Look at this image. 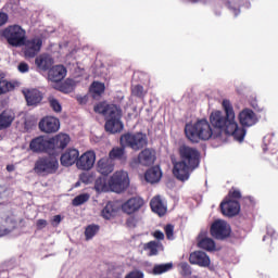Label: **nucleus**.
Wrapping results in <instances>:
<instances>
[{"mask_svg":"<svg viewBox=\"0 0 278 278\" xmlns=\"http://www.w3.org/2000/svg\"><path fill=\"white\" fill-rule=\"evenodd\" d=\"M185 134L191 142H199V140H214V129L207 119H200L194 124H187L185 126Z\"/></svg>","mask_w":278,"mask_h":278,"instance_id":"nucleus-4","label":"nucleus"},{"mask_svg":"<svg viewBox=\"0 0 278 278\" xmlns=\"http://www.w3.org/2000/svg\"><path fill=\"white\" fill-rule=\"evenodd\" d=\"M60 223H62V216L55 215L52 217L53 227H58V225H60Z\"/></svg>","mask_w":278,"mask_h":278,"instance_id":"nucleus-46","label":"nucleus"},{"mask_svg":"<svg viewBox=\"0 0 278 278\" xmlns=\"http://www.w3.org/2000/svg\"><path fill=\"white\" fill-rule=\"evenodd\" d=\"M78 160H79V150L77 149H70L61 155L62 166H73V164H77Z\"/></svg>","mask_w":278,"mask_h":278,"instance_id":"nucleus-22","label":"nucleus"},{"mask_svg":"<svg viewBox=\"0 0 278 278\" xmlns=\"http://www.w3.org/2000/svg\"><path fill=\"white\" fill-rule=\"evenodd\" d=\"M118 214V206H116L113 202H109L103 210L101 211V216L105 220H112L114 216Z\"/></svg>","mask_w":278,"mask_h":278,"instance_id":"nucleus-30","label":"nucleus"},{"mask_svg":"<svg viewBox=\"0 0 278 278\" xmlns=\"http://www.w3.org/2000/svg\"><path fill=\"white\" fill-rule=\"evenodd\" d=\"M146 249L150 250V255H157V242L150 241L146 244Z\"/></svg>","mask_w":278,"mask_h":278,"instance_id":"nucleus-42","label":"nucleus"},{"mask_svg":"<svg viewBox=\"0 0 278 278\" xmlns=\"http://www.w3.org/2000/svg\"><path fill=\"white\" fill-rule=\"evenodd\" d=\"M263 151H264V153L269 151V153H271V155H277L278 139L274 134H269L263 138Z\"/></svg>","mask_w":278,"mask_h":278,"instance_id":"nucleus-20","label":"nucleus"},{"mask_svg":"<svg viewBox=\"0 0 278 278\" xmlns=\"http://www.w3.org/2000/svg\"><path fill=\"white\" fill-rule=\"evenodd\" d=\"M39 129L43 134H56L60 131V119L55 116H46L40 119Z\"/></svg>","mask_w":278,"mask_h":278,"instance_id":"nucleus-10","label":"nucleus"},{"mask_svg":"<svg viewBox=\"0 0 278 278\" xmlns=\"http://www.w3.org/2000/svg\"><path fill=\"white\" fill-rule=\"evenodd\" d=\"M62 92H65V94H68V92H73V83L72 81H66L62 88Z\"/></svg>","mask_w":278,"mask_h":278,"instance_id":"nucleus-43","label":"nucleus"},{"mask_svg":"<svg viewBox=\"0 0 278 278\" xmlns=\"http://www.w3.org/2000/svg\"><path fill=\"white\" fill-rule=\"evenodd\" d=\"M178 154L180 160L174 162L173 175L178 181H188L201 164V152L190 146H180Z\"/></svg>","mask_w":278,"mask_h":278,"instance_id":"nucleus-2","label":"nucleus"},{"mask_svg":"<svg viewBox=\"0 0 278 278\" xmlns=\"http://www.w3.org/2000/svg\"><path fill=\"white\" fill-rule=\"evenodd\" d=\"M210 233L215 240H227L231 236V226L223 219H217L211 225Z\"/></svg>","mask_w":278,"mask_h":278,"instance_id":"nucleus-9","label":"nucleus"},{"mask_svg":"<svg viewBox=\"0 0 278 278\" xmlns=\"http://www.w3.org/2000/svg\"><path fill=\"white\" fill-rule=\"evenodd\" d=\"M198 247L208 252L216 251V242L214 239L205 237L204 235H199Z\"/></svg>","mask_w":278,"mask_h":278,"instance_id":"nucleus-28","label":"nucleus"},{"mask_svg":"<svg viewBox=\"0 0 278 278\" xmlns=\"http://www.w3.org/2000/svg\"><path fill=\"white\" fill-rule=\"evenodd\" d=\"M7 168H8V170H12V167H11V166H8Z\"/></svg>","mask_w":278,"mask_h":278,"instance_id":"nucleus-56","label":"nucleus"},{"mask_svg":"<svg viewBox=\"0 0 278 278\" xmlns=\"http://www.w3.org/2000/svg\"><path fill=\"white\" fill-rule=\"evenodd\" d=\"M71 143V136L68 134L60 132L56 136L50 138V147L53 149H66Z\"/></svg>","mask_w":278,"mask_h":278,"instance_id":"nucleus-17","label":"nucleus"},{"mask_svg":"<svg viewBox=\"0 0 278 278\" xmlns=\"http://www.w3.org/2000/svg\"><path fill=\"white\" fill-rule=\"evenodd\" d=\"M89 92L93 99H99L105 92V84L93 81L89 88Z\"/></svg>","mask_w":278,"mask_h":278,"instance_id":"nucleus-32","label":"nucleus"},{"mask_svg":"<svg viewBox=\"0 0 278 278\" xmlns=\"http://www.w3.org/2000/svg\"><path fill=\"white\" fill-rule=\"evenodd\" d=\"M226 199L231 201H238V199H242V193L240 192V190L232 188L228 192V197H226Z\"/></svg>","mask_w":278,"mask_h":278,"instance_id":"nucleus-40","label":"nucleus"},{"mask_svg":"<svg viewBox=\"0 0 278 278\" xmlns=\"http://www.w3.org/2000/svg\"><path fill=\"white\" fill-rule=\"evenodd\" d=\"M164 231L167 240H175V226H173V224H167L164 227Z\"/></svg>","mask_w":278,"mask_h":278,"instance_id":"nucleus-39","label":"nucleus"},{"mask_svg":"<svg viewBox=\"0 0 278 278\" xmlns=\"http://www.w3.org/2000/svg\"><path fill=\"white\" fill-rule=\"evenodd\" d=\"M119 142L122 147H129L134 151H138L140 149V134L123 135Z\"/></svg>","mask_w":278,"mask_h":278,"instance_id":"nucleus-15","label":"nucleus"},{"mask_svg":"<svg viewBox=\"0 0 278 278\" xmlns=\"http://www.w3.org/2000/svg\"><path fill=\"white\" fill-rule=\"evenodd\" d=\"M36 225H37V229H45V227H47L48 223L46 219H38Z\"/></svg>","mask_w":278,"mask_h":278,"instance_id":"nucleus-47","label":"nucleus"},{"mask_svg":"<svg viewBox=\"0 0 278 278\" xmlns=\"http://www.w3.org/2000/svg\"><path fill=\"white\" fill-rule=\"evenodd\" d=\"M150 207L154 214L157 216H166V212H168V206L162 200L161 195H155L150 201Z\"/></svg>","mask_w":278,"mask_h":278,"instance_id":"nucleus-18","label":"nucleus"},{"mask_svg":"<svg viewBox=\"0 0 278 278\" xmlns=\"http://www.w3.org/2000/svg\"><path fill=\"white\" fill-rule=\"evenodd\" d=\"M23 92L28 105H38L42 101V93L38 89H26Z\"/></svg>","mask_w":278,"mask_h":278,"instance_id":"nucleus-26","label":"nucleus"},{"mask_svg":"<svg viewBox=\"0 0 278 278\" xmlns=\"http://www.w3.org/2000/svg\"><path fill=\"white\" fill-rule=\"evenodd\" d=\"M97 114H103L105 117V129L110 134H118L123 131V122H121L122 111L116 104H108V102H100L94 106Z\"/></svg>","mask_w":278,"mask_h":278,"instance_id":"nucleus-3","label":"nucleus"},{"mask_svg":"<svg viewBox=\"0 0 278 278\" xmlns=\"http://www.w3.org/2000/svg\"><path fill=\"white\" fill-rule=\"evenodd\" d=\"M245 199H248L249 201H251V198H250V197H248V198H245Z\"/></svg>","mask_w":278,"mask_h":278,"instance_id":"nucleus-58","label":"nucleus"},{"mask_svg":"<svg viewBox=\"0 0 278 278\" xmlns=\"http://www.w3.org/2000/svg\"><path fill=\"white\" fill-rule=\"evenodd\" d=\"M64 77H66V67H64V65H54L48 72V79L53 84L62 81Z\"/></svg>","mask_w":278,"mask_h":278,"instance_id":"nucleus-21","label":"nucleus"},{"mask_svg":"<svg viewBox=\"0 0 278 278\" xmlns=\"http://www.w3.org/2000/svg\"><path fill=\"white\" fill-rule=\"evenodd\" d=\"M125 278H140V271L134 270L126 275Z\"/></svg>","mask_w":278,"mask_h":278,"instance_id":"nucleus-50","label":"nucleus"},{"mask_svg":"<svg viewBox=\"0 0 278 278\" xmlns=\"http://www.w3.org/2000/svg\"><path fill=\"white\" fill-rule=\"evenodd\" d=\"M58 168L60 163L55 156L41 157L35 164V170L40 175H53L58 173Z\"/></svg>","mask_w":278,"mask_h":278,"instance_id":"nucleus-7","label":"nucleus"},{"mask_svg":"<svg viewBox=\"0 0 278 278\" xmlns=\"http://www.w3.org/2000/svg\"><path fill=\"white\" fill-rule=\"evenodd\" d=\"M5 233H8V232H0V237H1V236H5Z\"/></svg>","mask_w":278,"mask_h":278,"instance_id":"nucleus-54","label":"nucleus"},{"mask_svg":"<svg viewBox=\"0 0 278 278\" xmlns=\"http://www.w3.org/2000/svg\"><path fill=\"white\" fill-rule=\"evenodd\" d=\"M22 47L24 58L26 60H34L36 54L42 49V37L35 36L29 39L25 38Z\"/></svg>","mask_w":278,"mask_h":278,"instance_id":"nucleus-6","label":"nucleus"},{"mask_svg":"<svg viewBox=\"0 0 278 278\" xmlns=\"http://www.w3.org/2000/svg\"><path fill=\"white\" fill-rule=\"evenodd\" d=\"M153 237L156 240H164V232H162L161 230H156V231H154Z\"/></svg>","mask_w":278,"mask_h":278,"instance_id":"nucleus-51","label":"nucleus"},{"mask_svg":"<svg viewBox=\"0 0 278 278\" xmlns=\"http://www.w3.org/2000/svg\"><path fill=\"white\" fill-rule=\"evenodd\" d=\"M155 150L147 148L141 151L140 164L142 166H153V164H155Z\"/></svg>","mask_w":278,"mask_h":278,"instance_id":"nucleus-27","label":"nucleus"},{"mask_svg":"<svg viewBox=\"0 0 278 278\" xmlns=\"http://www.w3.org/2000/svg\"><path fill=\"white\" fill-rule=\"evenodd\" d=\"M140 278H144V274L140 273Z\"/></svg>","mask_w":278,"mask_h":278,"instance_id":"nucleus-55","label":"nucleus"},{"mask_svg":"<svg viewBox=\"0 0 278 278\" xmlns=\"http://www.w3.org/2000/svg\"><path fill=\"white\" fill-rule=\"evenodd\" d=\"M144 179L148 184H160L162 179V168H160V165H155L147 169L144 173Z\"/></svg>","mask_w":278,"mask_h":278,"instance_id":"nucleus-24","label":"nucleus"},{"mask_svg":"<svg viewBox=\"0 0 278 278\" xmlns=\"http://www.w3.org/2000/svg\"><path fill=\"white\" fill-rule=\"evenodd\" d=\"M109 182L111 186V192L121 193L127 190L129 186V176L123 170L115 172L109 179Z\"/></svg>","mask_w":278,"mask_h":278,"instance_id":"nucleus-8","label":"nucleus"},{"mask_svg":"<svg viewBox=\"0 0 278 278\" xmlns=\"http://www.w3.org/2000/svg\"><path fill=\"white\" fill-rule=\"evenodd\" d=\"M94 190L98 193L101 192H112L110 180L105 177H100L94 182Z\"/></svg>","mask_w":278,"mask_h":278,"instance_id":"nucleus-31","label":"nucleus"},{"mask_svg":"<svg viewBox=\"0 0 278 278\" xmlns=\"http://www.w3.org/2000/svg\"><path fill=\"white\" fill-rule=\"evenodd\" d=\"M127 225L130 229H134L135 227H138V218H136V217L128 218Z\"/></svg>","mask_w":278,"mask_h":278,"instance_id":"nucleus-44","label":"nucleus"},{"mask_svg":"<svg viewBox=\"0 0 278 278\" xmlns=\"http://www.w3.org/2000/svg\"><path fill=\"white\" fill-rule=\"evenodd\" d=\"M53 64H55V60L48 53H41L35 59V65L39 71H49Z\"/></svg>","mask_w":278,"mask_h":278,"instance_id":"nucleus-19","label":"nucleus"},{"mask_svg":"<svg viewBox=\"0 0 278 278\" xmlns=\"http://www.w3.org/2000/svg\"><path fill=\"white\" fill-rule=\"evenodd\" d=\"M0 79H3V76H1V74H0Z\"/></svg>","mask_w":278,"mask_h":278,"instance_id":"nucleus-59","label":"nucleus"},{"mask_svg":"<svg viewBox=\"0 0 278 278\" xmlns=\"http://www.w3.org/2000/svg\"><path fill=\"white\" fill-rule=\"evenodd\" d=\"M134 94H136V89H132Z\"/></svg>","mask_w":278,"mask_h":278,"instance_id":"nucleus-57","label":"nucleus"},{"mask_svg":"<svg viewBox=\"0 0 278 278\" xmlns=\"http://www.w3.org/2000/svg\"><path fill=\"white\" fill-rule=\"evenodd\" d=\"M109 160H121L122 162H125L127 160V154H125V147L122 148H113L109 153Z\"/></svg>","mask_w":278,"mask_h":278,"instance_id":"nucleus-33","label":"nucleus"},{"mask_svg":"<svg viewBox=\"0 0 278 278\" xmlns=\"http://www.w3.org/2000/svg\"><path fill=\"white\" fill-rule=\"evenodd\" d=\"M94 162H97L94 151H87L78 157L76 166L80 170H90L94 166Z\"/></svg>","mask_w":278,"mask_h":278,"instance_id":"nucleus-11","label":"nucleus"},{"mask_svg":"<svg viewBox=\"0 0 278 278\" xmlns=\"http://www.w3.org/2000/svg\"><path fill=\"white\" fill-rule=\"evenodd\" d=\"M5 23H8V14L0 13V27H2V25H5Z\"/></svg>","mask_w":278,"mask_h":278,"instance_id":"nucleus-49","label":"nucleus"},{"mask_svg":"<svg viewBox=\"0 0 278 278\" xmlns=\"http://www.w3.org/2000/svg\"><path fill=\"white\" fill-rule=\"evenodd\" d=\"M114 161L110 157H102L97 163V170L101 175H110V173H114Z\"/></svg>","mask_w":278,"mask_h":278,"instance_id":"nucleus-23","label":"nucleus"},{"mask_svg":"<svg viewBox=\"0 0 278 278\" xmlns=\"http://www.w3.org/2000/svg\"><path fill=\"white\" fill-rule=\"evenodd\" d=\"M30 149L35 153H42V151H52L51 139L47 137H37L30 142Z\"/></svg>","mask_w":278,"mask_h":278,"instance_id":"nucleus-16","label":"nucleus"},{"mask_svg":"<svg viewBox=\"0 0 278 278\" xmlns=\"http://www.w3.org/2000/svg\"><path fill=\"white\" fill-rule=\"evenodd\" d=\"M50 108H52L53 112L60 113L62 112V104L60 100L55 99L54 97L49 98Z\"/></svg>","mask_w":278,"mask_h":278,"instance_id":"nucleus-37","label":"nucleus"},{"mask_svg":"<svg viewBox=\"0 0 278 278\" xmlns=\"http://www.w3.org/2000/svg\"><path fill=\"white\" fill-rule=\"evenodd\" d=\"M14 118H16V116L12 111L8 110L2 112L0 114V131H3V129H8V127H11L12 123H14Z\"/></svg>","mask_w":278,"mask_h":278,"instance_id":"nucleus-29","label":"nucleus"},{"mask_svg":"<svg viewBox=\"0 0 278 278\" xmlns=\"http://www.w3.org/2000/svg\"><path fill=\"white\" fill-rule=\"evenodd\" d=\"M147 144H149V141L147 139V135L144 134H140V146L141 147H147Z\"/></svg>","mask_w":278,"mask_h":278,"instance_id":"nucleus-48","label":"nucleus"},{"mask_svg":"<svg viewBox=\"0 0 278 278\" xmlns=\"http://www.w3.org/2000/svg\"><path fill=\"white\" fill-rule=\"evenodd\" d=\"M239 123L242 129L244 127H253L257 123V115L253 110L244 109L239 113Z\"/></svg>","mask_w":278,"mask_h":278,"instance_id":"nucleus-13","label":"nucleus"},{"mask_svg":"<svg viewBox=\"0 0 278 278\" xmlns=\"http://www.w3.org/2000/svg\"><path fill=\"white\" fill-rule=\"evenodd\" d=\"M13 88L14 86L12 83L8 80H0V94H5V92H10Z\"/></svg>","mask_w":278,"mask_h":278,"instance_id":"nucleus-38","label":"nucleus"},{"mask_svg":"<svg viewBox=\"0 0 278 278\" xmlns=\"http://www.w3.org/2000/svg\"><path fill=\"white\" fill-rule=\"evenodd\" d=\"M20 73H29V65L25 62L18 64Z\"/></svg>","mask_w":278,"mask_h":278,"instance_id":"nucleus-45","label":"nucleus"},{"mask_svg":"<svg viewBox=\"0 0 278 278\" xmlns=\"http://www.w3.org/2000/svg\"><path fill=\"white\" fill-rule=\"evenodd\" d=\"M169 270H173V263L156 264L152 269V275H164Z\"/></svg>","mask_w":278,"mask_h":278,"instance_id":"nucleus-34","label":"nucleus"},{"mask_svg":"<svg viewBox=\"0 0 278 278\" xmlns=\"http://www.w3.org/2000/svg\"><path fill=\"white\" fill-rule=\"evenodd\" d=\"M222 214L229 218L240 214V202L238 200H228L227 198L220 203Z\"/></svg>","mask_w":278,"mask_h":278,"instance_id":"nucleus-12","label":"nucleus"},{"mask_svg":"<svg viewBox=\"0 0 278 278\" xmlns=\"http://www.w3.org/2000/svg\"><path fill=\"white\" fill-rule=\"evenodd\" d=\"M180 268L182 277H190L192 275V267L188 263H181Z\"/></svg>","mask_w":278,"mask_h":278,"instance_id":"nucleus-41","label":"nucleus"},{"mask_svg":"<svg viewBox=\"0 0 278 278\" xmlns=\"http://www.w3.org/2000/svg\"><path fill=\"white\" fill-rule=\"evenodd\" d=\"M271 165L274 166V168H278V156L275 161L271 162Z\"/></svg>","mask_w":278,"mask_h":278,"instance_id":"nucleus-53","label":"nucleus"},{"mask_svg":"<svg viewBox=\"0 0 278 278\" xmlns=\"http://www.w3.org/2000/svg\"><path fill=\"white\" fill-rule=\"evenodd\" d=\"M139 164H140V154L137 155V159L130 162V166H132V168H136L139 166Z\"/></svg>","mask_w":278,"mask_h":278,"instance_id":"nucleus-52","label":"nucleus"},{"mask_svg":"<svg viewBox=\"0 0 278 278\" xmlns=\"http://www.w3.org/2000/svg\"><path fill=\"white\" fill-rule=\"evenodd\" d=\"M140 210V198H130L122 204V212L124 214H136Z\"/></svg>","mask_w":278,"mask_h":278,"instance_id":"nucleus-25","label":"nucleus"},{"mask_svg":"<svg viewBox=\"0 0 278 278\" xmlns=\"http://www.w3.org/2000/svg\"><path fill=\"white\" fill-rule=\"evenodd\" d=\"M189 262L195 266H201L202 268H207L211 261L207 253L203 251H194L189 255Z\"/></svg>","mask_w":278,"mask_h":278,"instance_id":"nucleus-14","label":"nucleus"},{"mask_svg":"<svg viewBox=\"0 0 278 278\" xmlns=\"http://www.w3.org/2000/svg\"><path fill=\"white\" fill-rule=\"evenodd\" d=\"M96 233H99V226L89 225L86 227V229H85L86 240H92V238H93V236H96Z\"/></svg>","mask_w":278,"mask_h":278,"instance_id":"nucleus-35","label":"nucleus"},{"mask_svg":"<svg viewBox=\"0 0 278 278\" xmlns=\"http://www.w3.org/2000/svg\"><path fill=\"white\" fill-rule=\"evenodd\" d=\"M222 111H213L210 115V123L214 131V140H227V136H232L238 142L244 141L247 129L240 128L236 122V112L233 104L228 99L222 102Z\"/></svg>","mask_w":278,"mask_h":278,"instance_id":"nucleus-1","label":"nucleus"},{"mask_svg":"<svg viewBox=\"0 0 278 278\" xmlns=\"http://www.w3.org/2000/svg\"><path fill=\"white\" fill-rule=\"evenodd\" d=\"M2 36L5 38L8 45L18 48L25 43L27 31L21 25H10L2 30Z\"/></svg>","mask_w":278,"mask_h":278,"instance_id":"nucleus-5","label":"nucleus"},{"mask_svg":"<svg viewBox=\"0 0 278 278\" xmlns=\"http://www.w3.org/2000/svg\"><path fill=\"white\" fill-rule=\"evenodd\" d=\"M90 200V194L88 193H81L79 195H77L76 198H74L73 200V205H75L76 207L79 205H84V203H87V201Z\"/></svg>","mask_w":278,"mask_h":278,"instance_id":"nucleus-36","label":"nucleus"}]
</instances>
